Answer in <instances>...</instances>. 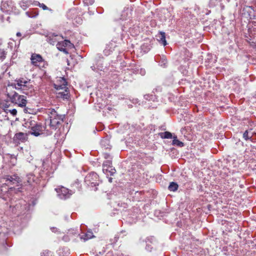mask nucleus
Segmentation results:
<instances>
[{
  "instance_id": "nucleus-1",
  "label": "nucleus",
  "mask_w": 256,
  "mask_h": 256,
  "mask_svg": "<svg viewBox=\"0 0 256 256\" xmlns=\"http://www.w3.org/2000/svg\"><path fill=\"white\" fill-rule=\"evenodd\" d=\"M20 188L10 187L6 184H0V198L10 202V207L12 212L18 215V218L12 223V231L14 234H20L27 226L31 218V212L36 204V200L31 202L21 198L22 194Z\"/></svg>"
},
{
  "instance_id": "nucleus-2",
  "label": "nucleus",
  "mask_w": 256,
  "mask_h": 256,
  "mask_svg": "<svg viewBox=\"0 0 256 256\" xmlns=\"http://www.w3.org/2000/svg\"><path fill=\"white\" fill-rule=\"evenodd\" d=\"M30 80L28 78H20L15 80L16 83H11L8 84V86H12L16 90H20L22 93L26 94L25 90L32 88V86L30 84Z\"/></svg>"
},
{
  "instance_id": "nucleus-3",
  "label": "nucleus",
  "mask_w": 256,
  "mask_h": 256,
  "mask_svg": "<svg viewBox=\"0 0 256 256\" xmlns=\"http://www.w3.org/2000/svg\"><path fill=\"white\" fill-rule=\"evenodd\" d=\"M84 182L91 190L96 191L98 190L97 186H98L102 181L98 174L92 172L88 173L85 176Z\"/></svg>"
},
{
  "instance_id": "nucleus-4",
  "label": "nucleus",
  "mask_w": 256,
  "mask_h": 256,
  "mask_svg": "<svg viewBox=\"0 0 256 256\" xmlns=\"http://www.w3.org/2000/svg\"><path fill=\"white\" fill-rule=\"evenodd\" d=\"M0 9L3 12L10 14L18 15L20 14L19 10L16 8L12 0H2Z\"/></svg>"
},
{
  "instance_id": "nucleus-5",
  "label": "nucleus",
  "mask_w": 256,
  "mask_h": 256,
  "mask_svg": "<svg viewBox=\"0 0 256 256\" xmlns=\"http://www.w3.org/2000/svg\"><path fill=\"white\" fill-rule=\"evenodd\" d=\"M6 96L12 103L18 104V106L23 108L26 104V97L24 96L20 95L16 92H14L12 94L7 92Z\"/></svg>"
},
{
  "instance_id": "nucleus-6",
  "label": "nucleus",
  "mask_w": 256,
  "mask_h": 256,
  "mask_svg": "<svg viewBox=\"0 0 256 256\" xmlns=\"http://www.w3.org/2000/svg\"><path fill=\"white\" fill-rule=\"evenodd\" d=\"M10 232L8 230L6 232H0V251H4L7 250V247L12 246L9 240L8 237Z\"/></svg>"
},
{
  "instance_id": "nucleus-7",
  "label": "nucleus",
  "mask_w": 256,
  "mask_h": 256,
  "mask_svg": "<svg viewBox=\"0 0 256 256\" xmlns=\"http://www.w3.org/2000/svg\"><path fill=\"white\" fill-rule=\"evenodd\" d=\"M143 241L146 242L145 250L146 251L152 252L158 248V242L154 236H148Z\"/></svg>"
},
{
  "instance_id": "nucleus-8",
  "label": "nucleus",
  "mask_w": 256,
  "mask_h": 256,
  "mask_svg": "<svg viewBox=\"0 0 256 256\" xmlns=\"http://www.w3.org/2000/svg\"><path fill=\"white\" fill-rule=\"evenodd\" d=\"M42 168L43 169L38 172L39 180H48L50 178L52 177L54 171H50L51 168L44 164V162L42 163Z\"/></svg>"
},
{
  "instance_id": "nucleus-9",
  "label": "nucleus",
  "mask_w": 256,
  "mask_h": 256,
  "mask_svg": "<svg viewBox=\"0 0 256 256\" xmlns=\"http://www.w3.org/2000/svg\"><path fill=\"white\" fill-rule=\"evenodd\" d=\"M55 190L57 192L58 196L62 200L68 198L74 193L72 190H70L62 186L56 188Z\"/></svg>"
},
{
  "instance_id": "nucleus-10",
  "label": "nucleus",
  "mask_w": 256,
  "mask_h": 256,
  "mask_svg": "<svg viewBox=\"0 0 256 256\" xmlns=\"http://www.w3.org/2000/svg\"><path fill=\"white\" fill-rule=\"evenodd\" d=\"M46 128V126H44L41 123H34V125L32 126L31 130L29 132V134L35 136H38L42 133Z\"/></svg>"
},
{
  "instance_id": "nucleus-11",
  "label": "nucleus",
  "mask_w": 256,
  "mask_h": 256,
  "mask_svg": "<svg viewBox=\"0 0 256 256\" xmlns=\"http://www.w3.org/2000/svg\"><path fill=\"white\" fill-rule=\"evenodd\" d=\"M64 118H60L58 119H48L46 120L45 124H48L50 128L53 130H56L61 126L62 122H64Z\"/></svg>"
},
{
  "instance_id": "nucleus-12",
  "label": "nucleus",
  "mask_w": 256,
  "mask_h": 256,
  "mask_svg": "<svg viewBox=\"0 0 256 256\" xmlns=\"http://www.w3.org/2000/svg\"><path fill=\"white\" fill-rule=\"evenodd\" d=\"M154 60L156 62H158L159 65L166 68L168 66V60L166 56L164 54H156L154 56Z\"/></svg>"
},
{
  "instance_id": "nucleus-13",
  "label": "nucleus",
  "mask_w": 256,
  "mask_h": 256,
  "mask_svg": "<svg viewBox=\"0 0 256 256\" xmlns=\"http://www.w3.org/2000/svg\"><path fill=\"white\" fill-rule=\"evenodd\" d=\"M28 140V134L22 132H19L15 134L14 138V141L15 142H24Z\"/></svg>"
},
{
  "instance_id": "nucleus-14",
  "label": "nucleus",
  "mask_w": 256,
  "mask_h": 256,
  "mask_svg": "<svg viewBox=\"0 0 256 256\" xmlns=\"http://www.w3.org/2000/svg\"><path fill=\"white\" fill-rule=\"evenodd\" d=\"M48 119L64 118L65 114H59L54 108L49 109L48 110Z\"/></svg>"
},
{
  "instance_id": "nucleus-15",
  "label": "nucleus",
  "mask_w": 256,
  "mask_h": 256,
  "mask_svg": "<svg viewBox=\"0 0 256 256\" xmlns=\"http://www.w3.org/2000/svg\"><path fill=\"white\" fill-rule=\"evenodd\" d=\"M58 34L55 33H50L46 36V40L50 44L54 46L56 42H59L56 37Z\"/></svg>"
},
{
  "instance_id": "nucleus-16",
  "label": "nucleus",
  "mask_w": 256,
  "mask_h": 256,
  "mask_svg": "<svg viewBox=\"0 0 256 256\" xmlns=\"http://www.w3.org/2000/svg\"><path fill=\"white\" fill-rule=\"evenodd\" d=\"M100 145L102 148L106 150H110L112 147L110 144V137L106 136L104 138L100 141Z\"/></svg>"
},
{
  "instance_id": "nucleus-17",
  "label": "nucleus",
  "mask_w": 256,
  "mask_h": 256,
  "mask_svg": "<svg viewBox=\"0 0 256 256\" xmlns=\"http://www.w3.org/2000/svg\"><path fill=\"white\" fill-rule=\"evenodd\" d=\"M157 40L160 44L164 46H166L168 44L166 40V33L164 32H160L157 36Z\"/></svg>"
},
{
  "instance_id": "nucleus-18",
  "label": "nucleus",
  "mask_w": 256,
  "mask_h": 256,
  "mask_svg": "<svg viewBox=\"0 0 256 256\" xmlns=\"http://www.w3.org/2000/svg\"><path fill=\"white\" fill-rule=\"evenodd\" d=\"M103 172L108 176H113L116 173V170L114 166L102 168Z\"/></svg>"
},
{
  "instance_id": "nucleus-19",
  "label": "nucleus",
  "mask_w": 256,
  "mask_h": 256,
  "mask_svg": "<svg viewBox=\"0 0 256 256\" xmlns=\"http://www.w3.org/2000/svg\"><path fill=\"white\" fill-rule=\"evenodd\" d=\"M243 11H244V14L246 12L248 16L250 19H254L255 17V14L254 8L252 6H246L244 8Z\"/></svg>"
},
{
  "instance_id": "nucleus-20",
  "label": "nucleus",
  "mask_w": 256,
  "mask_h": 256,
  "mask_svg": "<svg viewBox=\"0 0 256 256\" xmlns=\"http://www.w3.org/2000/svg\"><path fill=\"white\" fill-rule=\"evenodd\" d=\"M30 60L33 64L36 65L38 62H42L43 58L39 54H32L31 56Z\"/></svg>"
},
{
  "instance_id": "nucleus-21",
  "label": "nucleus",
  "mask_w": 256,
  "mask_h": 256,
  "mask_svg": "<svg viewBox=\"0 0 256 256\" xmlns=\"http://www.w3.org/2000/svg\"><path fill=\"white\" fill-rule=\"evenodd\" d=\"M67 82L66 80L62 78V84H54V88L56 90H68V88L66 87L67 86Z\"/></svg>"
},
{
  "instance_id": "nucleus-22",
  "label": "nucleus",
  "mask_w": 256,
  "mask_h": 256,
  "mask_svg": "<svg viewBox=\"0 0 256 256\" xmlns=\"http://www.w3.org/2000/svg\"><path fill=\"white\" fill-rule=\"evenodd\" d=\"M221 2L222 0H210L209 6L210 8H214L220 6L221 9L222 10L224 8V6Z\"/></svg>"
},
{
  "instance_id": "nucleus-23",
  "label": "nucleus",
  "mask_w": 256,
  "mask_h": 256,
  "mask_svg": "<svg viewBox=\"0 0 256 256\" xmlns=\"http://www.w3.org/2000/svg\"><path fill=\"white\" fill-rule=\"evenodd\" d=\"M174 134L165 131L164 132H161L158 134V135L162 139H170L174 137Z\"/></svg>"
},
{
  "instance_id": "nucleus-24",
  "label": "nucleus",
  "mask_w": 256,
  "mask_h": 256,
  "mask_svg": "<svg viewBox=\"0 0 256 256\" xmlns=\"http://www.w3.org/2000/svg\"><path fill=\"white\" fill-rule=\"evenodd\" d=\"M32 4H33V3L30 0H22L19 2L20 7L24 10H26Z\"/></svg>"
},
{
  "instance_id": "nucleus-25",
  "label": "nucleus",
  "mask_w": 256,
  "mask_h": 256,
  "mask_svg": "<svg viewBox=\"0 0 256 256\" xmlns=\"http://www.w3.org/2000/svg\"><path fill=\"white\" fill-rule=\"evenodd\" d=\"M80 237L81 240H84V241L86 242V240L94 237V236L93 232L90 230H88L86 234L80 236Z\"/></svg>"
},
{
  "instance_id": "nucleus-26",
  "label": "nucleus",
  "mask_w": 256,
  "mask_h": 256,
  "mask_svg": "<svg viewBox=\"0 0 256 256\" xmlns=\"http://www.w3.org/2000/svg\"><path fill=\"white\" fill-rule=\"evenodd\" d=\"M59 256H68L70 254V250L67 247H63L58 250Z\"/></svg>"
},
{
  "instance_id": "nucleus-27",
  "label": "nucleus",
  "mask_w": 256,
  "mask_h": 256,
  "mask_svg": "<svg viewBox=\"0 0 256 256\" xmlns=\"http://www.w3.org/2000/svg\"><path fill=\"white\" fill-rule=\"evenodd\" d=\"M26 176L28 178L27 181L30 184L32 183V182H35L36 183H38V182L40 180L38 176H36L33 174H27Z\"/></svg>"
},
{
  "instance_id": "nucleus-28",
  "label": "nucleus",
  "mask_w": 256,
  "mask_h": 256,
  "mask_svg": "<svg viewBox=\"0 0 256 256\" xmlns=\"http://www.w3.org/2000/svg\"><path fill=\"white\" fill-rule=\"evenodd\" d=\"M57 97L58 98H61L62 100H68L70 98V94L67 90H65L64 92H59L57 94Z\"/></svg>"
},
{
  "instance_id": "nucleus-29",
  "label": "nucleus",
  "mask_w": 256,
  "mask_h": 256,
  "mask_svg": "<svg viewBox=\"0 0 256 256\" xmlns=\"http://www.w3.org/2000/svg\"><path fill=\"white\" fill-rule=\"evenodd\" d=\"M5 180V183L4 184H6L7 186H8L10 184H15L18 182V180H16V178H14L12 177V176H7L6 178H4Z\"/></svg>"
},
{
  "instance_id": "nucleus-30",
  "label": "nucleus",
  "mask_w": 256,
  "mask_h": 256,
  "mask_svg": "<svg viewBox=\"0 0 256 256\" xmlns=\"http://www.w3.org/2000/svg\"><path fill=\"white\" fill-rule=\"evenodd\" d=\"M172 139L173 140L172 143V145L177 146L180 148L183 147L184 146V142L179 140L178 139L177 136L176 135L174 134V137Z\"/></svg>"
},
{
  "instance_id": "nucleus-31",
  "label": "nucleus",
  "mask_w": 256,
  "mask_h": 256,
  "mask_svg": "<svg viewBox=\"0 0 256 256\" xmlns=\"http://www.w3.org/2000/svg\"><path fill=\"white\" fill-rule=\"evenodd\" d=\"M142 50L144 53L148 52L152 48L150 42H144L140 46Z\"/></svg>"
},
{
  "instance_id": "nucleus-32",
  "label": "nucleus",
  "mask_w": 256,
  "mask_h": 256,
  "mask_svg": "<svg viewBox=\"0 0 256 256\" xmlns=\"http://www.w3.org/2000/svg\"><path fill=\"white\" fill-rule=\"evenodd\" d=\"M252 129L250 130H246L243 134V138L246 140H252L253 132L252 131Z\"/></svg>"
},
{
  "instance_id": "nucleus-33",
  "label": "nucleus",
  "mask_w": 256,
  "mask_h": 256,
  "mask_svg": "<svg viewBox=\"0 0 256 256\" xmlns=\"http://www.w3.org/2000/svg\"><path fill=\"white\" fill-rule=\"evenodd\" d=\"M144 98L148 101H152L154 102H158V97L156 95L154 94H146L144 95Z\"/></svg>"
},
{
  "instance_id": "nucleus-34",
  "label": "nucleus",
  "mask_w": 256,
  "mask_h": 256,
  "mask_svg": "<svg viewBox=\"0 0 256 256\" xmlns=\"http://www.w3.org/2000/svg\"><path fill=\"white\" fill-rule=\"evenodd\" d=\"M178 185L176 182H170L168 186V190L171 192H176L178 190Z\"/></svg>"
},
{
  "instance_id": "nucleus-35",
  "label": "nucleus",
  "mask_w": 256,
  "mask_h": 256,
  "mask_svg": "<svg viewBox=\"0 0 256 256\" xmlns=\"http://www.w3.org/2000/svg\"><path fill=\"white\" fill-rule=\"evenodd\" d=\"M26 15L30 18H34L38 14V10H32L26 12Z\"/></svg>"
},
{
  "instance_id": "nucleus-36",
  "label": "nucleus",
  "mask_w": 256,
  "mask_h": 256,
  "mask_svg": "<svg viewBox=\"0 0 256 256\" xmlns=\"http://www.w3.org/2000/svg\"><path fill=\"white\" fill-rule=\"evenodd\" d=\"M128 12L129 10L128 8H124V10L122 11L120 20H122V21L125 20H126L127 18L128 17Z\"/></svg>"
},
{
  "instance_id": "nucleus-37",
  "label": "nucleus",
  "mask_w": 256,
  "mask_h": 256,
  "mask_svg": "<svg viewBox=\"0 0 256 256\" xmlns=\"http://www.w3.org/2000/svg\"><path fill=\"white\" fill-rule=\"evenodd\" d=\"M10 102V98L8 100H6L0 102V108H2L4 110L7 112V108L10 106V104H8L9 102Z\"/></svg>"
},
{
  "instance_id": "nucleus-38",
  "label": "nucleus",
  "mask_w": 256,
  "mask_h": 256,
  "mask_svg": "<svg viewBox=\"0 0 256 256\" xmlns=\"http://www.w3.org/2000/svg\"><path fill=\"white\" fill-rule=\"evenodd\" d=\"M62 44H60V42H58V43L56 44L57 48L60 52H64L66 54H68V50L65 48L66 47L64 46Z\"/></svg>"
},
{
  "instance_id": "nucleus-39",
  "label": "nucleus",
  "mask_w": 256,
  "mask_h": 256,
  "mask_svg": "<svg viewBox=\"0 0 256 256\" xmlns=\"http://www.w3.org/2000/svg\"><path fill=\"white\" fill-rule=\"evenodd\" d=\"M60 44H62L65 47H68L70 48H72L74 47V45L72 44L70 40H65L64 41L60 42Z\"/></svg>"
},
{
  "instance_id": "nucleus-40",
  "label": "nucleus",
  "mask_w": 256,
  "mask_h": 256,
  "mask_svg": "<svg viewBox=\"0 0 256 256\" xmlns=\"http://www.w3.org/2000/svg\"><path fill=\"white\" fill-rule=\"evenodd\" d=\"M23 108H24V112L26 114H34L36 113V110L34 108H29L26 106Z\"/></svg>"
},
{
  "instance_id": "nucleus-41",
  "label": "nucleus",
  "mask_w": 256,
  "mask_h": 256,
  "mask_svg": "<svg viewBox=\"0 0 256 256\" xmlns=\"http://www.w3.org/2000/svg\"><path fill=\"white\" fill-rule=\"evenodd\" d=\"M33 4L36 6H39L40 8H42L44 10H47L48 8V6L44 4H40V2L37 1H34L33 2Z\"/></svg>"
},
{
  "instance_id": "nucleus-42",
  "label": "nucleus",
  "mask_w": 256,
  "mask_h": 256,
  "mask_svg": "<svg viewBox=\"0 0 256 256\" xmlns=\"http://www.w3.org/2000/svg\"><path fill=\"white\" fill-rule=\"evenodd\" d=\"M113 166H112V160H108L104 162L102 164V168Z\"/></svg>"
},
{
  "instance_id": "nucleus-43",
  "label": "nucleus",
  "mask_w": 256,
  "mask_h": 256,
  "mask_svg": "<svg viewBox=\"0 0 256 256\" xmlns=\"http://www.w3.org/2000/svg\"><path fill=\"white\" fill-rule=\"evenodd\" d=\"M52 252L48 250H44L40 252V256H52Z\"/></svg>"
},
{
  "instance_id": "nucleus-44",
  "label": "nucleus",
  "mask_w": 256,
  "mask_h": 256,
  "mask_svg": "<svg viewBox=\"0 0 256 256\" xmlns=\"http://www.w3.org/2000/svg\"><path fill=\"white\" fill-rule=\"evenodd\" d=\"M34 122H32V121L30 122H26L23 124V126H24L26 128H32V126L34 125Z\"/></svg>"
},
{
  "instance_id": "nucleus-45",
  "label": "nucleus",
  "mask_w": 256,
  "mask_h": 256,
  "mask_svg": "<svg viewBox=\"0 0 256 256\" xmlns=\"http://www.w3.org/2000/svg\"><path fill=\"white\" fill-rule=\"evenodd\" d=\"M103 156L106 160H112V156L110 154L107 152H104L103 154Z\"/></svg>"
},
{
  "instance_id": "nucleus-46",
  "label": "nucleus",
  "mask_w": 256,
  "mask_h": 256,
  "mask_svg": "<svg viewBox=\"0 0 256 256\" xmlns=\"http://www.w3.org/2000/svg\"><path fill=\"white\" fill-rule=\"evenodd\" d=\"M103 56L102 55L100 54H98L96 57V60L97 62H100L103 59Z\"/></svg>"
},
{
  "instance_id": "nucleus-47",
  "label": "nucleus",
  "mask_w": 256,
  "mask_h": 256,
  "mask_svg": "<svg viewBox=\"0 0 256 256\" xmlns=\"http://www.w3.org/2000/svg\"><path fill=\"white\" fill-rule=\"evenodd\" d=\"M6 52L4 50H0V60H4L6 58Z\"/></svg>"
},
{
  "instance_id": "nucleus-48",
  "label": "nucleus",
  "mask_w": 256,
  "mask_h": 256,
  "mask_svg": "<svg viewBox=\"0 0 256 256\" xmlns=\"http://www.w3.org/2000/svg\"><path fill=\"white\" fill-rule=\"evenodd\" d=\"M94 2V0H84V3L86 5H92Z\"/></svg>"
},
{
  "instance_id": "nucleus-49",
  "label": "nucleus",
  "mask_w": 256,
  "mask_h": 256,
  "mask_svg": "<svg viewBox=\"0 0 256 256\" xmlns=\"http://www.w3.org/2000/svg\"><path fill=\"white\" fill-rule=\"evenodd\" d=\"M146 72L145 69L143 68H140L139 69V74H140L141 76H144L146 74Z\"/></svg>"
},
{
  "instance_id": "nucleus-50",
  "label": "nucleus",
  "mask_w": 256,
  "mask_h": 256,
  "mask_svg": "<svg viewBox=\"0 0 256 256\" xmlns=\"http://www.w3.org/2000/svg\"><path fill=\"white\" fill-rule=\"evenodd\" d=\"M74 186H76V188L79 189L80 188V182L78 180H76L74 183L73 184Z\"/></svg>"
},
{
  "instance_id": "nucleus-51",
  "label": "nucleus",
  "mask_w": 256,
  "mask_h": 256,
  "mask_svg": "<svg viewBox=\"0 0 256 256\" xmlns=\"http://www.w3.org/2000/svg\"><path fill=\"white\" fill-rule=\"evenodd\" d=\"M140 67H136L132 70L131 72L134 74H139Z\"/></svg>"
},
{
  "instance_id": "nucleus-52",
  "label": "nucleus",
  "mask_w": 256,
  "mask_h": 256,
  "mask_svg": "<svg viewBox=\"0 0 256 256\" xmlns=\"http://www.w3.org/2000/svg\"><path fill=\"white\" fill-rule=\"evenodd\" d=\"M8 110L10 112V113L12 114V116H15L16 115L17 110H16V109L14 108V109H12V110Z\"/></svg>"
},
{
  "instance_id": "nucleus-53",
  "label": "nucleus",
  "mask_w": 256,
  "mask_h": 256,
  "mask_svg": "<svg viewBox=\"0 0 256 256\" xmlns=\"http://www.w3.org/2000/svg\"><path fill=\"white\" fill-rule=\"evenodd\" d=\"M62 240L64 242H68L70 240V238L68 236L65 235L63 236Z\"/></svg>"
},
{
  "instance_id": "nucleus-54",
  "label": "nucleus",
  "mask_w": 256,
  "mask_h": 256,
  "mask_svg": "<svg viewBox=\"0 0 256 256\" xmlns=\"http://www.w3.org/2000/svg\"><path fill=\"white\" fill-rule=\"evenodd\" d=\"M120 236L118 234H116L114 237L113 243H116V242H117Z\"/></svg>"
},
{
  "instance_id": "nucleus-55",
  "label": "nucleus",
  "mask_w": 256,
  "mask_h": 256,
  "mask_svg": "<svg viewBox=\"0 0 256 256\" xmlns=\"http://www.w3.org/2000/svg\"><path fill=\"white\" fill-rule=\"evenodd\" d=\"M159 129L160 130H166V127L164 125H162L159 127Z\"/></svg>"
},
{
  "instance_id": "nucleus-56",
  "label": "nucleus",
  "mask_w": 256,
  "mask_h": 256,
  "mask_svg": "<svg viewBox=\"0 0 256 256\" xmlns=\"http://www.w3.org/2000/svg\"><path fill=\"white\" fill-rule=\"evenodd\" d=\"M154 90H155L156 92H159V91H161V88L160 87H158L156 88L154 90L152 91V93L154 94Z\"/></svg>"
},
{
  "instance_id": "nucleus-57",
  "label": "nucleus",
  "mask_w": 256,
  "mask_h": 256,
  "mask_svg": "<svg viewBox=\"0 0 256 256\" xmlns=\"http://www.w3.org/2000/svg\"><path fill=\"white\" fill-rule=\"evenodd\" d=\"M50 230H52V231L54 232H56L57 231V228L55 227H52L50 228Z\"/></svg>"
},
{
  "instance_id": "nucleus-58",
  "label": "nucleus",
  "mask_w": 256,
  "mask_h": 256,
  "mask_svg": "<svg viewBox=\"0 0 256 256\" xmlns=\"http://www.w3.org/2000/svg\"><path fill=\"white\" fill-rule=\"evenodd\" d=\"M139 102L138 100L137 99V98H136V99H133L132 100V102L133 104H137L138 102Z\"/></svg>"
},
{
  "instance_id": "nucleus-59",
  "label": "nucleus",
  "mask_w": 256,
  "mask_h": 256,
  "mask_svg": "<svg viewBox=\"0 0 256 256\" xmlns=\"http://www.w3.org/2000/svg\"><path fill=\"white\" fill-rule=\"evenodd\" d=\"M104 52L106 56H108L110 54V52H108V50H104Z\"/></svg>"
},
{
  "instance_id": "nucleus-60",
  "label": "nucleus",
  "mask_w": 256,
  "mask_h": 256,
  "mask_svg": "<svg viewBox=\"0 0 256 256\" xmlns=\"http://www.w3.org/2000/svg\"><path fill=\"white\" fill-rule=\"evenodd\" d=\"M198 188L199 192H202V185H200Z\"/></svg>"
},
{
  "instance_id": "nucleus-61",
  "label": "nucleus",
  "mask_w": 256,
  "mask_h": 256,
  "mask_svg": "<svg viewBox=\"0 0 256 256\" xmlns=\"http://www.w3.org/2000/svg\"><path fill=\"white\" fill-rule=\"evenodd\" d=\"M112 180L113 178L111 177H109L108 178V180L110 182H112Z\"/></svg>"
},
{
  "instance_id": "nucleus-62",
  "label": "nucleus",
  "mask_w": 256,
  "mask_h": 256,
  "mask_svg": "<svg viewBox=\"0 0 256 256\" xmlns=\"http://www.w3.org/2000/svg\"><path fill=\"white\" fill-rule=\"evenodd\" d=\"M16 35L18 37H20L22 36V34L20 32H18L16 34Z\"/></svg>"
},
{
  "instance_id": "nucleus-63",
  "label": "nucleus",
  "mask_w": 256,
  "mask_h": 256,
  "mask_svg": "<svg viewBox=\"0 0 256 256\" xmlns=\"http://www.w3.org/2000/svg\"><path fill=\"white\" fill-rule=\"evenodd\" d=\"M0 19L1 20V21L2 22H4V16L3 15H0Z\"/></svg>"
},
{
  "instance_id": "nucleus-64",
  "label": "nucleus",
  "mask_w": 256,
  "mask_h": 256,
  "mask_svg": "<svg viewBox=\"0 0 256 256\" xmlns=\"http://www.w3.org/2000/svg\"><path fill=\"white\" fill-rule=\"evenodd\" d=\"M124 24L121 26V30H122V32H124Z\"/></svg>"
}]
</instances>
